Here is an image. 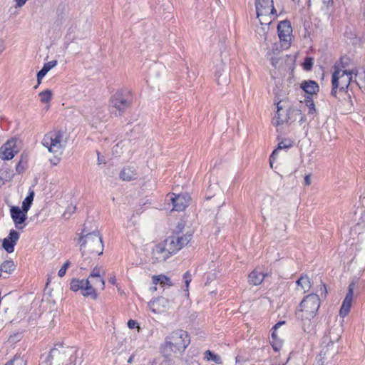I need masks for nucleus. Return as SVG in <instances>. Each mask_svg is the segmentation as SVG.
<instances>
[{"mask_svg":"<svg viewBox=\"0 0 365 365\" xmlns=\"http://www.w3.org/2000/svg\"><path fill=\"white\" fill-rule=\"evenodd\" d=\"M131 101L128 97L121 92H116L110 99V106L116 109L118 115H121L128 108L130 107ZM117 115L116 113H115Z\"/></svg>","mask_w":365,"mask_h":365,"instance_id":"obj_11","label":"nucleus"},{"mask_svg":"<svg viewBox=\"0 0 365 365\" xmlns=\"http://www.w3.org/2000/svg\"><path fill=\"white\" fill-rule=\"evenodd\" d=\"M284 322H277L272 329V334L270 342L272 344V348L275 351H278L282 345V341H276V338H279L277 334V329L282 325L284 324Z\"/></svg>","mask_w":365,"mask_h":365,"instance_id":"obj_25","label":"nucleus"},{"mask_svg":"<svg viewBox=\"0 0 365 365\" xmlns=\"http://www.w3.org/2000/svg\"><path fill=\"white\" fill-rule=\"evenodd\" d=\"M354 73V70L350 71H342L336 69L332 73L331 83L332 89L331 94L334 96H336L337 88L340 86V91H345L349 86L350 83L353 81L352 74Z\"/></svg>","mask_w":365,"mask_h":365,"instance_id":"obj_7","label":"nucleus"},{"mask_svg":"<svg viewBox=\"0 0 365 365\" xmlns=\"http://www.w3.org/2000/svg\"><path fill=\"white\" fill-rule=\"evenodd\" d=\"M101 269L96 267L93 269V270L91 271L89 277H88V279H98V282H99V287L103 290L104 288H105V281L104 279H103V277L101 276Z\"/></svg>","mask_w":365,"mask_h":365,"instance_id":"obj_28","label":"nucleus"},{"mask_svg":"<svg viewBox=\"0 0 365 365\" xmlns=\"http://www.w3.org/2000/svg\"><path fill=\"white\" fill-rule=\"evenodd\" d=\"M205 359L206 360H207V361H214L215 363H216L217 364L222 363V361H221V359H220V356H218L217 354H215L214 353H212L210 350H207L205 352Z\"/></svg>","mask_w":365,"mask_h":365,"instance_id":"obj_35","label":"nucleus"},{"mask_svg":"<svg viewBox=\"0 0 365 365\" xmlns=\"http://www.w3.org/2000/svg\"><path fill=\"white\" fill-rule=\"evenodd\" d=\"M255 6L257 16L261 24H269L276 14L273 0H255Z\"/></svg>","mask_w":365,"mask_h":365,"instance_id":"obj_8","label":"nucleus"},{"mask_svg":"<svg viewBox=\"0 0 365 365\" xmlns=\"http://www.w3.org/2000/svg\"><path fill=\"white\" fill-rule=\"evenodd\" d=\"M40 97V101L41 103H48L52 98V91L49 89H46L38 94Z\"/></svg>","mask_w":365,"mask_h":365,"instance_id":"obj_37","label":"nucleus"},{"mask_svg":"<svg viewBox=\"0 0 365 365\" xmlns=\"http://www.w3.org/2000/svg\"><path fill=\"white\" fill-rule=\"evenodd\" d=\"M323 352H324V348L322 347L320 354L317 356L316 361L313 365H324L325 361L329 358L333 357V356H331L330 355H329V354H324Z\"/></svg>","mask_w":365,"mask_h":365,"instance_id":"obj_34","label":"nucleus"},{"mask_svg":"<svg viewBox=\"0 0 365 365\" xmlns=\"http://www.w3.org/2000/svg\"><path fill=\"white\" fill-rule=\"evenodd\" d=\"M292 144V141L289 139H283L278 143L277 148L273 150L269 157V165L272 168L273 166V163L277 158L279 152L282 150H286L291 148Z\"/></svg>","mask_w":365,"mask_h":365,"instance_id":"obj_20","label":"nucleus"},{"mask_svg":"<svg viewBox=\"0 0 365 365\" xmlns=\"http://www.w3.org/2000/svg\"><path fill=\"white\" fill-rule=\"evenodd\" d=\"M57 63L56 60H53L44 63L43 68L37 73L38 85L41 83L42 78L46 75V73L57 65Z\"/></svg>","mask_w":365,"mask_h":365,"instance_id":"obj_26","label":"nucleus"},{"mask_svg":"<svg viewBox=\"0 0 365 365\" xmlns=\"http://www.w3.org/2000/svg\"><path fill=\"white\" fill-rule=\"evenodd\" d=\"M19 239V233L14 230H10L9 236L4 239L2 242L3 248L8 252L11 253L14 250V245Z\"/></svg>","mask_w":365,"mask_h":365,"instance_id":"obj_18","label":"nucleus"},{"mask_svg":"<svg viewBox=\"0 0 365 365\" xmlns=\"http://www.w3.org/2000/svg\"><path fill=\"white\" fill-rule=\"evenodd\" d=\"M190 343L188 333L182 329H176L165 339L160 349L163 355L170 358L173 355L182 354Z\"/></svg>","mask_w":365,"mask_h":365,"instance_id":"obj_1","label":"nucleus"},{"mask_svg":"<svg viewBox=\"0 0 365 365\" xmlns=\"http://www.w3.org/2000/svg\"><path fill=\"white\" fill-rule=\"evenodd\" d=\"M312 182L311 175H307L304 177V183L305 185L309 186Z\"/></svg>","mask_w":365,"mask_h":365,"instance_id":"obj_46","label":"nucleus"},{"mask_svg":"<svg viewBox=\"0 0 365 365\" xmlns=\"http://www.w3.org/2000/svg\"><path fill=\"white\" fill-rule=\"evenodd\" d=\"M63 138V133L61 130L50 131L43 136L42 145L50 153L61 155L65 146Z\"/></svg>","mask_w":365,"mask_h":365,"instance_id":"obj_5","label":"nucleus"},{"mask_svg":"<svg viewBox=\"0 0 365 365\" xmlns=\"http://www.w3.org/2000/svg\"><path fill=\"white\" fill-rule=\"evenodd\" d=\"M169 302L166 298L158 297L149 302V309L155 314L164 312L168 307Z\"/></svg>","mask_w":365,"mask_h":365,"instance_id":"obj_19","label":"nucleus"},{"mask_svg":"<svg viewBox=\"0 0 365 365\" xmlns=\"http://www.w3.org/2000/svg\"><path fill=\"white\" fill-rule=\"evenodd\" d=\"M239 361L238 357H236V362L237 363Z\"/></svg>","mask_w":365,"mask_h":365,"instance_id":"obj_56","label":"nucleus"},{"mask_svg":"<svg viewBox=\"0 0 365 365\" xmlns=\"http://www.w3.org/2000/svg\"><path fill=\"white\" fill-rule=\"evenodd\" d=\"M305 105L308 108L307 114L313 115L316 113V108L313 100L310 97L305 99Z\"/></svg>","mask_w":365,"mask_h":365,"instance_id":"obj_38","label":"nucleus"},{"mask_svg":"<svg viewBox=\"0 0 365 365\" xmlns=\"http://www.w3.org/2000/svg\"><path fill=\"white\" fill-rule=\"evenodd\" d=\"M320 290H321V294L322 295L324 294V296L326 297L327 291V288H326V286L324 284L322 283Z\"/></svg>","mask_w":365,"mask_h":365,"instance_id":"obj_48","label":"nucleus"},{"mask_svg":"<svg viewBox=\"0 0 365 365\" xmlns=\"http://www.w3.org/2000/svg\"><path fill=\"white\" fill-rule=\"evenodd\" d=\"M21 338V335L20 333H14V334L11 335L9 338V341L11 344L16 343V341H19Z\"/></svg>","mask_w":365,"mask_h":365,"instance_id":"obj_42","label":"nucleus"},{"mask_svg":"<svg viewBox=\"0 0 365 365\" xmlns=\"http://www.w3.org/2000/svg\"><path fill=\"white\" fill-rule=\"evenodd\" d=\"M279 38L281 46L287 49L289 47L292 40V28L289 21H280L277 26Z\"/></svg>","mask_w":365,"mask_h":365,"instance_id":"obj_10","label":"nucleus"},{"mask_svg":"<svg viewBox=\"0 0 365 365\" xmlns=\"http://www.w3.org/2000/svg\"><path fill=\"white\" fill-rule=\"evenodd\" d=\"M88 281H85V279H79L77 278H73L71 279L70 283V288L73 292H78L80 289L82 288V285L87 284Z\"/></svg>","mask_w":365,"mask_h":365,"instance_id":"obj_31","label":"nucleus"},{"mask_svg":"<svg viewBox=\"0 0 365 365\" xmlns=\"http://www.w3.org/2000/svg\"><path fill=\"white\" fill-rule=\"evenodd\" d=\"M215 76H216V81L218 85H220L222 83L226 82V76L225 75H224V76L222 78V79H220L222 77V73L220 71H217L215 73Z\"/></svg>","mask_w":365,"mask_h":365,"instance_id":"obj_44","label":"nucleus"},{"mask_svg":"<svg viewBox=\"0 0 365 365\" xmlns=\"http://www.w3.org/2000/svg\"><path fill=\"white\" fill-rule=\"evenodd\" d=\"M355 288V284L351 282L348 287V292L342 302L341 309L339 310V315L341 317H346L350 311L351 307V302L354 295V289Z\"/></svg>","mask_w":365,"mask_h":365,"instance_id":"obj_15","label":"nucleus"},{"mask_svg":"<svg viewBox=\"0 0 365 365\" xmlns=\"http://www.w3.org/2000/svg\"><path fill=\"white\" fill-rule=\"evenodd\" d=\"M298 117H300L299 121L301 123L305 120L304 116L302 115V112L299 109L292 107H289L287 109V123L290 124L296 121Z\"/></svg>","mask_w":365,"mask_h":365,"instance_id":"obj_22","label":"nucleus"},{"mask_svg":"<svg viewBox=\"0 0 365 365\" xmlns=\"http://www.w3.org/2000/svg\"><path fill=\"white\" fill-rule=\"evenodd\" d=\"M10 214L15 227L17 230H23L26 225L25 222L27 220V212H24L18 206H12L10 208Z\"/></svg>","mask_w":365,"mask_h":365,"instance_id":"obj_12","label":"nucleus"},{"mask_svg":"<svg viewBox=\"0 0 365 365\" xmlns=\"http://www.w3.org/2000/svg\"><path fill=\"white\" fill-rule=\"evenodd\" d=\"M53 165H57V163H55V161H53Z\"/></svg>","mask_w":365,"mask_h":365,"instance_id":"obj_58","label":"nucleus"},{"mask_svg":"<svg viewBox=\"0 0 365 365\" xmlns=\"http://www.w3.org/2000/svg\"><path fill=\"white\" fill-rule=\"evenodd\" d=\"M170 200L173 205V210L182 211L188 205L190 197L187 194L175 195L173 193Z\"/></svg>","mask_w":365,"mask_h":365,"instance_id":"obj_16","label":"nucleus"},{"mask_svg":"<svg viewBox=\"0 0 365 365\" xmlns=\"http://www.w3.org/2000/svg\"><path fill=\"white\" fill-rule=\"evenodd\" d=\"M76 210V207L75 206H68L67 207V212H68L70 214L73 212L74 210Z\"/></svg>","mask_w":365,"mask_h":365,"instance_id":"obj_53","label":"nucleus"},{"mask_svg":"<svg viewBox=\"0 0 365 365\" xmlns=\"http://www.w3.org/2000/svg\"><path fill=\"white\" fill-rule=\"evenodd\" d=\"M27 0H15L16 7H21L25 4Z\"/></svg>","mask_w":365,"mask_h":365,"instance_id":"obj_47","label":"nucleus"},{"mask_svg":"<svg viewBox=\"0 0 365 365\" xmlns=\"http://www.w3.org/2000/svg\"><path fill=\"white\" fill-rule=\"evenodd\" d=\"M301 88L308 94H316L319 91V85L314 81H304L301 83Z\"/></svg>","mask_w":365,"mask_h":365,"instance_id":"obj_27","label":"nucleus"},{"mask_svg":"<svg viewBox=\"0 0 365 365\" xmlns=\"http://www.w3.org/2000/svg\"><path fill=\"white\" fill-rule=\"evenodd\" d=\"M70 265H71L70 262L69 261H66L63 264V265L61 267V269L58 270V275L60 277H63L66 274V270L70 267Z\"/></svg>","mask_w":365,"mask_h":365,"instance_id":"obj_40","label":"nucleus"},{"mask_svg":"<svg viewBox=\"0 0 365 365\" xmlns=\"http://www.w3.org/2000/svg\"><path fill=\"white\" fill-rule=\"evenodd\" d=\"M270 61H271L272 65L273 66L276 67L278 63L279 58L277 57H272Z\"/></svg>","mask_w":365,"mask_h":365,"instance_id":"obj_49","label":"nucleus"},{"mask_svg":"<svg viewBox=\"0 0 365 365\" xmlns=\"http://www.w3.org/2000/svg\"><path fill=\"white\" fill-rule=\"evenodd\" d=\"M16 170L19 173H21L23 171V168L21 165V161L16 165Z\"/></svg>","mask_w":365,"mask_h":365,"instance_id":"obj_52","label":"nucleus"},{"mask_svg":"<svg viewBox=\"0 0 365 365\" xmlns=\"http://www.w3.org/2000/svg\"><path fill=\"white\" fill-rule=\"evenodd\" d=\"M276 341H282V340L279 338H276Z\"/></svg>","mask_w":365,"mask_h":365,"instance_id":"obj_55","label":"nucleus"},{"mask_svg":"<svg viewBox=\"0 0 365 365\" xmlns=\"http://www.w3.org/2000/svg\"><path fill=\"white\" fill-rule=\"evenodd\" d=\"M34 192L31 191L22 202L21 209L24 212H28L34 200Z\"/></svg>","mask_w":365,"mask_h":365,"instance_id":"obj_32","label":"nucleus"},{"mask_svg":"<svg viewBox=\"0 0 365 365\" xmlns=\"http://www.w3.org/2000/svg\"><path fill=\"white\" fill-rule=\"evenodd\" d=\"M313 65L312 58H307L303 63L304 68L306 71L311 70Z\"/></svg>","mask_w":365,"mask_h":365,"instance_id":"obj_43","label":"nucleus"},{"mask_svg":"<svg viewBox=\"0 0 365 365\" xmlns=\"http://www.w3.org/2000/svg\"><path fill=\"white\" fill-rule=\"evenodd\" d=\"M265 276H266V274H264L263 272L259 271L257 269H254L249 274L248 282L250 284L259 285L263 282Z\"/></svg>","mask_w":365,"mask_h":365,"instance_id":"obj_23","label":"nucleus"},{"mask_svg":"<svg viewBox=\"0 0 365 365\" xmlns=\"http://www.w3.org/2000/svg\"><path fill=\"white\" fill-rule=\"evenodd\" d=\"M119 177L123 181H130L137 178L138 173L133 168L128 166L120 172Z\"/></svg>","mask_w":365,"mask_h":365,"instance_id":"obj_24","label":"nucleus"},{"mask_svg":"<svg viewBox=\"0 0 365 365\" xmlns=\"http://www.w3.org/2000/svg\"><path fill=\"white\" fill-rule=\"evenodd\" d=\"M355 83L358 85L360 89L365 90V72L362 73H355Z\"/></svg>","mask_w":365,"mask_h":365,"instance_id":"obj_33","label":"nucleus"},{"mask_svg":"<svg viewBox=\"0 0 365 365\" xmlns=\"http://www.w3.org/2000/svg\"><path fill=\"white\" fill-rule=\"evenodd\" d=\"M85 281H88V284L82 285V288L80 289L81 294L83 297H91L93 299H96L98 298V294L96 292V288H94L91 284L92 281L89 279H85Z\"/></svg>","mask_w":365,"mask_h":365,"instance_id":"obj_21","label":"nucleus"},{"mask_svg":"<svg viewBox=\"0 0 365 365\" xmlns=\"http://www.w3.org/2000/svg\"><path fill=\"white\" fill-rule=\"evenodd\" d=\"M128 327L130 329H134L135 327L139 328L137 322L133 320V319L128 320Z\"/></svg>","mask_w":365,"mask_h":365,"instance_id":"obj_45","label":"nucleus"},{"mask_svg":"<svg viewBox=\"0 0 365 365\" xmlns=\"http://www.w3.org/2000/svg\"><path fill=\"white\" fill-rule=\"evenodd\" d=\"M108 282L110 283L111 284H116V279H115V277L113 275V276H110L109 278H108Z\"/></svg>","mask_w":365,"mask_h":365,"instance_id":"obj_50","label":"nucleus"},{"mask_svg":"<svg viewBox=\"0 0 365 365\" xmlns=\"http://www.w3.org/2000/svg\"><path fill=\"white\" fill-rule=\"evenodd\" d=\"M5 365H26V362L23 357L16 355L13 359L10 360Z\"/></svg>","mask_w":365,"mask_h":365,"instance_id":"obj_39","label":"nucleus"},{"mask_svg":"<svg viewBox=\"0 0 365 365\" xmlns=\"http://www.w3.org/2000/svg\"><path fill=\"white\" fill-rule=\"evenodd\" d=\"M153 283L155 284L159 283L162 285L167 284L169 287L173 285V283H172L170 279L168 277L163 275V274L153 276Z\"/></svg>","mask_w":365,"mask_h":365,"instance_id":"obj_30","label":"nucleus"},{"mask_svg":"<svg viewBox=\"0 0 365 365\" xmlns=\"http://www.w3.org/2000/svg\"><path fill=\"white\" fill-rule=\"evenodd\" d=\"M91 284L93 286L94 288H96V287H99V282H98V279H91Z\"/></svg>","mask_w":365,"mask_h":365,"instance_id":"obj_51","label":"nucleus"},{"mask_svg":"<svg viewBox=\"0 0 365 365\" xmlns=\"http://www.w3.org/2000/svg\"><path fill=\"white\" fill-rule=\"evenodd\" d=\"M19 153L16 146V140H9L0 148V158L2 160H11Z\"/></svg>","mask_w":365,"mask_h":365,"instance_id":"obj_13","label":"nucleus"},{"mask_svg":"<svg viewBox=\"0 0 365 365\" xmlns=\"http://www.w3.org/2000/svg\"><path fill=\"white\" fill-rule=\"evenodd\" d=\"M82 257L87 255H101L103 252L101 236L98 231L82 235L78 239Z\"/></svg>","mask_w":365,"mask_h":365,"instance_id":"obj_3","label":"nucleus"},{"mask_svg":"<svg viewBox=\"0 0 365 365\" xmlns=\"http://www.w3.org/2000/svg\"><path fill=\"white\" fill-rule=\"evenodd\" d=\"M323 1V3L326 4V3H328L329 1V0H322Z\"/></svg>","mask_w":365,"mask_h":365,"instance_id":"obj_54","label":"nucleus"},{"mask_svg":"<svg viewBox=\"0 0 365 365\" xmlns=\"http://www.w3.org/2000/svg\"><path fill=\"white\" fill-rule=\"evenodd\" d=\"M191 274L189 271L186 272L184 275H183V279H184V281H185V287H186V290L187 291L188 290V287H189V284L192 280V277H191Z\"/></svg>","mask_w":365,"mask_h":365,"instance_id":"obj_41","label":"nucleus"},{"mask_svg":"<svg viewBox=\"0 0 365 365\" xmlns=\"http://www.w3.org/2000/svg\"><path fill=\"white\" fill-rule=\"evenodd\" d=\"M297 284L301 288L304 292H307L311 288V282L309 278L307 276H301V277L297 281Z\"/></svg>","mask_w":365,"mask_h":365,"instance_id":"obj_29","label":"nucleus"},{"mask_svg":"<svg viewBox=\"0 0 365 365\" xmlns=\"http://www.w3.org/2000/svg\"><path fill=\"white\" fill-rule=\"evenodd\" d=\"M190 240L191 235L177 232L168 237L163 242L168 247V252H170L172 255H174L186 246Z\"/></svg>","mask_w":365,"mask_h":365,"instance_id":"obj_9","label":"nucleus"},{"mask_svg":"<svg viewBox=\"0 0 365 365\" xmlns=\"http://www.w3.org/2000/svg\"><path fill=\"white\" fill-rule=\"evenodd\" d=\"M14 269L15 264L11 260H6L0 265V269H1V272H11Z\"/></svg>","mask_w":365,"mask_h":365,"instance_id":"obj_36","label":"nucleus"},{"mask_svg":"<svg viewBox=\"0 0 365 365\" xmlns=\"http://www.w3.org/2000/svg\"><path fill=\"white\" fill-rule=\"evenodd\" d=\"M77 349L73 346H65L58 344L51 349L49 354L39 365H76Z\"/></svg>","mask_w":365,"mask_h":365,"instance_id":"obj_2","label":"nucleus"},{"mask_svg":"<svg viewBox=\"0 0 365 365\" xmlns=\"http://www.w3.org/2000/svg\"><path fill=\"white\" fill-rule=\"evenodd\" d=\"M171 255V252H168V247L164 242L158 244L152 251V258L155 262H164Z\"/></svg>","mask_w":365,"mask_h":365,"instance_id":"obj_14","label":"nucleus"},{"mask_svg":"<svg viewBox=\"0 0 365 365\" xmlns=\"http://www.w3.org/2000/svg\"><path fill=\"white\" fill-rule=\"evenodd\" d=\"M53 165H57V163H55V161H53Z\"/></svg>","mask_w":365,"mask_h":365,"instance_id":"obj_57","label":"nucleus"},{"mask_svg":"<svg viewBox=\"0 0 365 365\" xmlns=\"http://www.w3.org/2000/svg\"><path fill=\"white\" fill-rule=\"evenodd\" d=\"M319 297L317 294L307 295L300 303V309L296 312L298 319L310 320L316 315L319 306Z\"/></svg>","mask_w":365,"mask_h":365,"instance_id":"obj_4","label":"nucleus"},{"mask_svg":"<svg viewBox=\"0 0 365 365\" xmlns=\"http://www.w3.org/2000/svg\"><path fill=\"white\" fill-rule=\"evenodd\" d=\"M288 108L282 103V101H279L277 103V112L272 118V124L274 126H279L280 125L284 124V123H287V109Z\"/></svg>","mask_w":365,"mask_h":365,"instance_id":"obj_17","label":"nucleus"},{"mask_svg":"<svg viewBox=\"0 0 365 365\" xmlns=\"http://www.w3.org/2000/svg\"><path fill=\"white\" fill-rule=\"evenodd\" d=\"M341 334L340 326H333L328 334L322 338V347L324 348V354L334 356L338 352L339 346L336 343L339 340Z\"/></svg>","mask_w":365,"mask_h":365,"instance_id":"obj_6","label":"nucleus"}]
</instances>
